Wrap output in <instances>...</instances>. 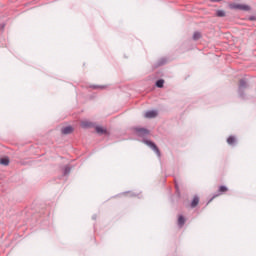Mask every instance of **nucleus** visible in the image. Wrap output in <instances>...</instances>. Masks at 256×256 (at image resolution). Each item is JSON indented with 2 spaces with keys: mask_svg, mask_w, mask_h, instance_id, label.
<instances>
[{
  "mask_svg": "<svg viewBox=\"0 0 256 256\" xmlns=\"http://www.w3.org/2000/svg\"><path fill=\"white\" fill-rule=\"evenodd\" d=\"M229 9H234L236 11H251V7L247 4H240L237 2L230 3L228 5Z\"/></svg>",
  "mask_w": 256,
  "mask_h": 256,
  "instance_id": "f257e3e1",
  "label": "nucleus"
},
{
  "mask_svg": "<svg viewBox=\"0 0 256 256\" xmlns=\"http://www.w3.org/2000/svg\"><path fill=\"white\" fill-rule=\"evenodd\" d=\"M158 113L155 110H151L145 113L144 117L146 119H155V117H157Z\"/></svg>",
  "mask_w": 256,
  "mask_h": 256,
  "instance_id": "f03ea898",
  "label": "nucleus"
},
{
  "mask_svg": "<svg viewBox=\"0 0 256 256\" xmlns=\"http://www.w3.org/2000/svg\"><path fill=\"white\" fill-rule=\"evenodd\" d=\"M147 145L149 147H151V149H153V151H155V153H157L158 157L161 156V152L159 151V148H157V145H155V143L153 142H147Z\"/></svg>",
  "mask_w": 256,
  "mask_h": 256,
  "instance_id": "7ed1b4c3",
  "label": "nucleus"
},
{
  "mask_svg": "<svg viewBox=\"0 0 256 256\" xmlns=\"http://www.w3.org/2000/svg\"><path fill=\"white\" fill-rule=\"evenodd\" d=\"M72 132H73V128L71 126L62 128L63 135H71Z\"/></svg>",
  "mask_w": 256,
  "mask_h": 256,
  "instance_id": "20e7f679",
  "label": "nucleus"
},
{
  "mask_svg": "<svg viewBox=\"0 0 256 256\" xmlns=\"http://www.w3.org/2000/svg\"><path fill=\"white\" fill-rule=\"evenodd\" d=\"M236 141H237V139L234 136H230L227 139L228 145H235Z\"/></svg>",
  "mask_w": 256,
  "mask_h": 256,
  "instance_id": "39448f33",
  "label": "nucleus"
},
{
  "mask_svg": "<svg viewBox=\"0 0 256 256\" xmlns=\"http://www.w3.org/2000/svg\"><path fill=\"white\" fill-rule=\"evenodd\" d=\"M197 205H199V198L197 196H194L192 203H191V207L195 208Z\"/></svg>",
  "mask_w": 256,
  "mask_h": 256,
  "instance_id": "423d86ee",
  "label": "nucleus"
},
{
  "mask_svg": "<svg viewBox=\"0 0 256 256\" xmlns=\"http://www.w3.org/2000/svg\"><path fill=\"white\" fill-rule=\"evenodd\" d=\"M219 193H227L229 191V188H227V186H220L218 189Z\"/></svg>",
  "mask_w": 256,
  "mask_h": 256,
  "instance_id": "0eeeda50",
  "label": "nucleus"
},
{
  "mask_svg": "<svg viewBox=\"0 0 256 256\" xmlns=\"http://www.w3.org/2000/svg\"><path fill=\"white\" fill-rule=\"evenodd\" d=\"M178 225L180 227H183V225H185V218L183 216L178 217Z\"/></svg>",
  "mask_w": 256,
  "mask_h": 256,
  "instance_id": "6e6552de",
  "label": "nucleus"
},
{
  "mask_svg": "<svg viewBox=\"0 0 256 256\" xmlns=\"http://www.w3.org/2000/svg\"><path fill=\"white\" fill-rule=\"evenodd\" d=\"M193 39L194 41H198V39H201V32H194Z\"/></svg>",
  "mask_w": 256,
  "mask_h": 256,
  "instance_id": "1a4fd4ad",
  "label": "nucleus"
},
{
  "mask_svg": "<svg viewBox=\"0 0 256 256\" xmlns=\"http://www.w3.org/2000/svg\"><path fill=\"white\" fill-rule=\"evenodd\" d=\"M164 83H165V80L160 79L156 82V87H159L161 89L163 88Z\"/></svg>",
  "mask_w": 256,
  "mask_h": 256,
  "instance_id": "9d476101",
  "label": "nucleus"
},
{
  "mask_svg": "<svg viewBox=\"0 0 256 256\" xmlns=\"http://www.w3.org/2000/svg\"><path fill=\"white\" fill-rule=\"evenodd\" d=\"M0 164L1 165H9V158H1Z\"/></svg>",
  "mask_w": 256,
  "mask_h": 256,
  "instance_id": "9b49d317",
  "label": "nucleus"
},
{
  "mask_svg": "<svg viewBox=\"0 0 256 256\" xmlns=\"http://www.w3.org/2000/svg\"><path fill=\"white\" fill-rule=\"evenodd\" d=\"M81 127H83V128L91 127V122L82 121L81 122Z\"/></svg>",
  "mask_w": 256,
  "mask_h": 256,
  "instance_id": "f8f14e48",
  "label": "nucleus"
},
{
  "mask_svg": "<svg viewBox=\"0 0 256 256\" xmlns=\"http://www.w3.org/2000/svg\"><path fill=\"white\" fill-rule=\"evenodd\" d=\"M216 15H217V17H225V11H223V10H218V11L216 12Z\"/></svg>",
  "mask_w": 256,
  "mask_h": 256,
  "instance_id": "ddd939ff",
  "label": "nucleus"
},
{
  "mask_svg": "<svg viewBox=\"0 0 256 256\" xmlns=\"http://www.w3.org/2000/svg\"><path fill=\"white\" fill-rule=\"evenodd\" d=\"M139 133H142L143 135L149 134V131L145 128L139 129Z\"/></svg>",
  "mask_w": 256,
  "mask_h": 256,
  "instance_id": "4468645a",
  "label": "nucleus"
},
{
  "mask_svg": "<svg viewBox=\"0 0 256 256\" xmlns=\"http://www.w3.org/2000/svg\"><path fill=\"white\" fill-rule=\"evenodd\" d=\"M97 133H105V129L103 127H96Z\"/></svg>",
  "mask_w": 256,
  "mask_h": 256,
  "instance_id": "2eb2a0df",
  "label": "nucleus"
},
{
  "mask_svg": "<svg viewBox=\"0 0 256 256\" xmlns=\"http://www.w3.org/2000/svg\"><path fill=\"white\" fill-rule=\"evenodd\" d=\"M210 1H212L213 3H217V2H219L221 0H210Z\"/></svg>",
  "mask_w": 256,
  "mask_h": 256,
  "instance_id": "dca6fc26",
  "label": "nucleus"
}]
</instances>
